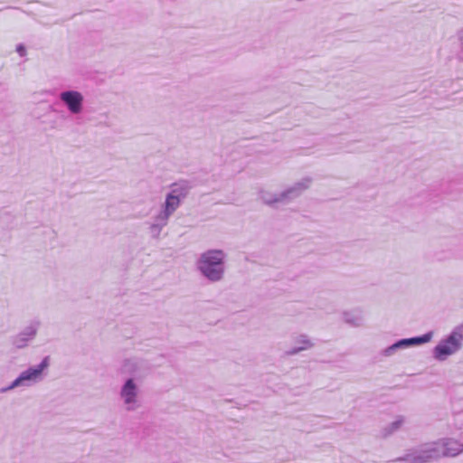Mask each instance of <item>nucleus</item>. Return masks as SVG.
<instances>
[{"label":"nucleus","instance_id":"nucleus-1","mask_svg":"<svg viewBox=\"0 0 463 463\" xmlns=\"http://www.w3.org/2000/svg\"><path fill=\"white\" fill-rule=\"evenodd\" d=\"M226 253L222 250H207L201 253L195 266L200 274L212 283L222 280Z\"/></svg>","mask_w":463,"mask_h":463},{"label":"nucleus","instance_id":"nucleus-2","mask_svg":"<svg viewBox=\"0 0 463 463\" xmlns=\"http://www.w3.org/2000/svg\"><path fill=\"white\" fill-rule=\"evenodd\" d=\"M311 178L306 177L295 183L281 193H271L266 190H260L259 196L266 205L277 207L278 204H288L298 198L306 189L309 187Z\"/></svg>","mask_w":463,"mask_h":463},{"label":"nucleus","instance_id":"nucleus-3","mask_svg":"<svg viewBox=\"0 0 463 463\" xmlns=\"http://www.w3.org/2000/svg\"><path fill=\"white\" fill-rule=\"evenodd\" d=\"M463 346V325L457 326L433 348V357L439 362L458 353Z\"/></svg>","mask_w":463,"mask_h":463},{"label":"nucleus","instance_id":"nucleus-4","mask_svg":"<svg viewBox=\"0 0 463 463\" xmlns=\"http://www.w3.org/2000/svg\"><path fill=\"white\" fill-rule=\"evenodd\" d=\"M138 393L139 389L134 378L126 379L120 387L119 397L128 411H134L140 406Z\"/></svg>","mask_w":463,"mask_h":463},{"label":"nucleus","instance_id":"nucleus-5","mask_svg":"<svg viewBox=\"0 0 463 463\" xmlns=\"http://www.w3.org/2000/svg\"><path fill=\"white\" fill-rule=\"evenodd\" d=\"M49 366V357H44L36 366H31L27 370L22 372L14 380V384L19 386H30L38 382L42 378L44 369Z\"/></svg>","mask_w":463,"mask_h":463},{"label":"nucleus","instance_id":"nucleus-6","mask_svg":"<svg viewBox=\"0 0 463 463\" xmlns=\"http://www.w3.org/2000/svg\"><path fill=\"white\" fill-rule=\"evenodd\" d=\"M40 325L38 320L31 321L22 331L10 338L11 344L16 349L25 348L35 338Z\"/></svg>","mask_w":463,"mask_h":463},{"label":"nucleus","instance_id":"nucleus-7","mask_svg":"<svg viewBox=\"0 0 463 463\" xmlns=\"http://www.w3.org/2000/svg\"><path fill=\"white\" fill-rule=\"evenodd\" d=\"M59 99L71 114L77 115L82 112L84 97L80 91L63 90L59 94Z\"/></svg>","mask_w":463,"mask_h":463},{"label":"nucleus","instance_id":"nucleus-8","mask_svg":"<svg viewBox=\"0 0 463 463\" xmlns=\"http://www.w3.org/2000/svg\"><path fill=\"white\" fill-rule=\"evenodd\" d=\"M412 450L417 458L414 463L430 462L439 458L441 453L439 450V442L437 441L421 444L417 448H413Z\"/></svg>","mask_w":463,"mask_h":463},{"label":"nucleus","instance_id":"nucleus-9","mask_svg":"<svg viewBox=\"0 0 463 463\" xmlns=\"http://www.w3.org/2000/svg\"><path fill=\"white\" fill-rule=\"evenodd\" d=\"M124 369L132 375L131 378L136 380L146 377L149 373L151 366L145 360L128 359L125 361Z\"/></svg>","mask_w":463,"mask_h":463},{"label":"nucleus","instance_id":"nucleus-10","mask_svg":"<svg viewBox=\"0 0 463 463\" xmlns=\"http://www.w3.org/2000/svg\"><path fill=\"white\" fill-rule=\"evenodd\" d=\"M439 450L441 457H456L463 452V443L454 439H443L438 440Z\"/></svg>","mask_w":463,"mask_h":463},{"label":"nucleus","instance_id":"nucleus-11","mask_svg":"<svg viewBox=\"0 0 463 463\" xmlns=\"http://www.w3.org/2000/svg\"><path fill=\"white\" fill-rule=\"evenodd\" d=\"M193 187L194 184L192 181L180 179L170 185L168 193L183 202L186 199Z\"/></svg>","mask_w":463,"mask_h":463},{"label":"nucleus","instance_id":"nucleus-12","mask_svg":"<svg viewBox=\"0 0 463 463\" xmlns=\"http://www.w3.org/2000/svg\"><path fill=\"white\" fill-rule=\"evenodd\" d=\"M295 343H303V345H297L288 351H286V355L291 356L298 354L301 351L310 349L314 346V343L309 339V337L307 335H299L296 337Z\"/></svg>","mask_w":463,"mask_h":463},{"label":"nucleus","instance_id":"nucleus-13","mask_svg":"<svg viewBox=\"0 0 463 463\" xmlns=\"http://www.w3.org/2000/svg\"><path fill=\"white\" fill-rule=\"evenodd\" d=\"M432 336H433V332L429 331L422 335L413 336V337H410V338H402V340H403L405 348H409L411 346H417V345H420L429 343L432 339Z\"/></svg>","mask_w":463,"mask_h":463},{"label":"nucleus","instance_id":"nucleus-14","mask_svg":"<svg viewBox=\"0 0 463 463\" xmlns=\"http://www.w3.org/2000/svg\"><path fill=\"white\" fill-rule=\"evenodd\" d=\"M181 203L182 201L167 193L161 209L173 215L175 212L180 207Z\"/></svg>","mask_w":463,"mask_h":463},{"label":"nucleus","instance_id":"nucleus-15","mask_svg":"<svg viewBox=\"0 0 463 463\" xmlns=\"http://www.w3.org/2000/svg\"><path fill=\"white\" fill-rule=\"evenodd\" d=\"M16 216L10 211L3 210L0 212V222L6 229H13L15 225Z\"/></svg>","mask_w":463,"mask_h":463},{"label":"nucleus","instance_id":"nucleus-16","mask_svg":"<svg viewBox=\"0 0 463 463\" xmlns=\"http://www.w3.org/2000/svg\"><path fill=\"white\" fill-rule=\"evenodd\" d=\"M404 418L402 416H399L394 421L387 425L383 429L382 434L384 438L393 434L396 432L403 424Z\"/></svg>","mask_w":463,"mask_h":463},{"label":"nucleus","instance_id":"nucleus-17","mask_svg":"<svg viewBox=\"0 0 463 463\" xmlns=\"http://www.w3.org/2000/svg\"><path fill=\"white\" fill-rule=\"evenodd\" d=\"M416 459L417 458L412 449H410L403 456L389 460L386 463H414L416 462Z\"/></svg>","mask_w":463,"mask_h":463},{"label":"nucleus","instance_id":"nucleus-18","mask_svg":"<svg viewBox=\"0 0 463 463\" xmlns=\"http://www.w3.org/2000/svg\"><path fill=\"white\" fill-rule=\"evenodd\" d=\"M405 349L403 340L399 339L390 346L386 347L382 351V354L384 356H392L397 351Z\"/></svg>","mask_w":463,"mask_h":463},{"label":"nucleus","instance_id":"nucleus-19","mask_svg":"<svg viewBox=\"0 0 463 463\" xmlns=\"http://www.w3.org/2000/svg\"><path fill=\"white\" fill-rule=\"evenodd\" d=\"M171 216H172L171 214H169L168 213H166L161 209V211L158 213V214L156 216H155L154 222L152 223H154L156 226L163 229L164 227H165L167 225L169 218Z\"/></svg>","mask_w":463,"mask_h":463},{"label":"nucleus","instance_id":"nucleus-20","mask_svg":"<svg viewBox=\"0 0 463 463\" xmlns=\"http://www.w3.org/2000/svg\"><path fill=\"white\" fill-rule=\"evenodd\" d=\"M345 321L354 326L362 325V317L359 315L346 312L344 314Z\"/></svg>","mask_w":463,"mask_h":463},{"label":"nucleus","instance_id":"nucleus-21","mask_svg":"<svg viewBox=\"0 0 463 463\" xmlns=\"http://www.w3.org/2000/svg\"><path fill=\"white\" fill-rule=\"evenodd\" d=\"M161 232H162V229L160 227L156 226L154 223L150 224L149 232H150L152 238L158 239Z\"/></svg>","mask_w":463,"mask_h":463},{"label":"nucleus","instance_id":"nucleus-22","mask_svg":"<svg viewBox=\"0 0 463 463\" xmlns=\"http://www.w3.org/2000/svg\"><path fill=\"white\" fill-rule=\"evenodd\" d=\"M16 52L19 53L21 57L25 56L26 49L24 44L20 43L16 46Z\"/></svg>","mask_w":463,"mask_h":463},{"label":"nucleus","instance_id":"nucleus-23","mask_svg":"<svg viewBox=\"0 0 463 463\" xmlns=\"http://www.w3.org/2000/svg\"><path fill=\"white\" fill-rule=\"evenodd\" d=\"M16 387H20V386H19V385H15V384H14V380L10 385H8V386H6V387H3V388H1L0 392H1L2 393H5V392H9V391H11V390H13V389L16 388Z\"/></svg>","mask_w":463,"mask_h":463},{"label":"nucleus","instance_id":"nucleus-24","mask_svg":"<svg viewBox=\"0 0 463 463\" xmlns=\"http://www.w3.org/2000/svg\"><path fill=\"white\" fill-rule=\"evenodd\" d=\"M451 255H452V251H451V250H449L448 252V256H446V258H449Z\"/></svg>","mask_w":463,"mask_h":463},{"label":"nucleus","instance_id":"nucleus-25","mask_svg":"<svg viewBox=\"0 0 463 463\" xmlns=\"http://www.w3.org/2000/svg\"><path fill=\"white\" fill-rule=\"evenodd\" d=\"M298 345H303V343H296Z\"/></svg>","mask_w":463,"mask_h":463}]
</instances>
